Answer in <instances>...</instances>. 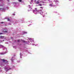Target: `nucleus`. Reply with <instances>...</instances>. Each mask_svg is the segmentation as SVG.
<instances>
[{"label": "nucleus", "mask_w": 74, "mask_h": 74, "mask_svg": "<svg viewBox=\"0 0 74 74\" xmlns=\"http://www.w3.org/2000/svg\"><path fill=\"white\" fill-rule=\"evenodd\" d=\"M31 9H32V8L31 7H29V10H28L29 11H30V10H31Z\"/></svg>", "instance_id": "obj_4"}, {"label": "nucleus", "mask_w": 74, "mask_h": 74, "mask_svg": "<svg viewBox=\"0 0 74 74\" xmlns=\"http://www.w3.org/2000/svg\"><path fill=\"white\" fill-rule=\"evenodd\" d=\"M27 34V32H24V34Z\"/></svg>", "instance_id": "obj_9"}, {"label": "nucleus", "mask_w": 74, "mask_h": 74, "mask_svg": "<svg viewBox=\"0 0 74 74\" xmlns=\"http://www.w3.org/2000/svg\"><path fill=\"white\" fill-rule=\"evenodd\" d=\"M5 69H8V68L6 67H5Z\"/></svg>", "instance_id": "obj_14"}, {"label": "nucleus", "mask_w": 74, "mask_h": 74, "mask_svg": "<svg viewBox=\"0 0 74 74\" xmlns=\"http://www.w3.org/2000/svg\"><path fill=\"white\" fill-rule=\"evenodd\" d=\"M40 8H43V7H40Z\"/></svg>", "instance_id": "obj_20"}, {"label": "nucleus", "mask_w": 74, "mask_h": 74, "mask_svg": "<svg viewBox=\"0 0 74 74\" xmlns=\"http://www.w3.org/2000/svg\"><path fill=\"white\" fill-rule=\"evenodd\" d=\"M3 34V33H0V35L1 34Z\"/></svg>", "instance_id": "obj_16"}, {"label": "nucleus", "mask_w": 74, "mask_h": 74, "mask_svg": "<svg viewBox=\"0 0 74 74\" xmlns=\"http://www.w3.org/2000/svg\"><path fill=\"white\" fill-rule=\"evenodd\" d=\"M3 41H4V40H3Z\"/></svg>", "instance_id": "obj_21"}, {"label": "nucleus", "mask_w": 74, "mask_h": 74, "mask_svg": "<svg viewBox=\"0 0 74 74\" xmlns=\"http://www.w3.org/2000/svg\"><path fill=\"white\" fill-rule=\"evenodd\" d=\"M35 12V10H33V12Z\"/></svg>", "instance_id": "obj_18"}, {"label": "nucleus", "mask_w": 74, "mask_h": 74, "mask_svg": "<svg viewBox=\"0 0 74 74\" xmlns=\"http://www.w3.org/2000/svg\"><path fill=\"white\" fill-rule=\"evenodd\" d=\"M35 1H36V0H35Z\"/></svg>", "instance_id": "obj_22"}, {"label": "nucleus", "mask_w": 74, "mask_h": 74, "mask_svg": "<svg viewBox=\"0 0 74 74\" xmlns=\"http://www.w3.org/2000/svg\"><path fill=\"white\" fill-rule=\"evenodd\" d=\"M39 3H40V2H39V1H38L37 2H36V4H38Z\"/></svg>", "instance_id": "obj_3"}, {"label": "nucleus", "mask_w": 74, "mask_h": 74, "mask_svg": "<svg viewBox=\"0 0 74 74\" xmlns=\"http://www.w3.org/2000/svg\"><path fill=\"white\" fill-rule=\"evenodd\" d=\"M28 40H29L30 41H32V38H28Z\"/></svg>", "instance_id": "obj_5"}, {"label": "nucleus", "mask_w": 74, "mask_h": 74, "mask_svg": "<svg viewBox=\"0 0 74 74\" xmlns=\"http://www.w3.org/2000/svg\"><path fill=\"white\" fill-rule=\"evenodd\" d=\"M39 6H42V4H39Z\"/></svg>", "instance_id": "obj_13"}, {"label": "nucleus", "mask_w": 74, "mask_h": 74, "mask_svg": "<svg viewBox=\"0 0 74 74\" xmlns=\"http://www.w3.org/2000/svg\"><path fill=\"white\" fill-rule=\"evenodd\" d=\"M3 23H4V22H1V24H3Z\"/></svg>", "instance_id": "obj_15"}, {"label": "nucleus", "mask_w": 74, "mask_h": 74, "mask_svg": "<svg viewBox=\"0 0 74 74\" xmlns=\"http://www.w3.org/2000/svg\"><path fill=\"white\" fill-rule=\"evenodd\" d=\"M3 37H4V36H0V38H3Z\"/></svg>", "instance_id": "obj_11"}, {"label": "nucleus", "mask_w": 74, "mask_h": 74, "mask_svg": "<svg viewBox=\"0 0 74 74\" xmlns=\"http://www.w3.org/2000/svg\"><path fill=\"white\" fill-rule=\"evenodd\" d=\"M1 0H0V1H1Z\"/></svg>", "instance_id": "obj_23"}, {"label": "nucleus", "mask_w": 74, "mask_h": 74, "mask_svg": "<svg viewBox=\"0 0 74 74\" xmlns=\"http://www.w3.org/2000/svg\"><path fill=\"white\" fill-rule=\"evenodd\" d=\"M4 33H7V32H8V31H4Z\"/></svg>", "instance_id": "obj_6"}, {"label": "nucleus", "mask_w": 74, "mask_h": 74, "mask_svg": "<svg viewBox=\"0 0 74 74\" xmlns=\"http://www.w3.org/2000/svg\"><path fill=\"white\" fill-rule=\"evenodd\" d=\"M19 2H22V0H18Z\"/></svg>", "instance_id": "obj_10"}, {"label": "nucleus", "mask_w": 74, "mask_h": 74, "mask_svg": "<svg viewBox=\"0 0 74 74\" xmlns=\"http://www.w3.org/2000/svg\"><path fill=\"white\" fill-rule=\"evenodd\" d=\"M7 21H10V18H8V19H7Z\"/></svg>", "instance_id": "obj_8"}, {"label": "nucleus", "mask_w": 74, "mask_h": 74, "mask_svg": "<svg viewBox=\"0 0 74 74\" xmlns=\"http://www.w3.org/2000/svg\"><path fill=\"white\" fill-rule=\"evenodd\" d=\"M1 62H6L7 63H8V62L7 61V60H4V59H1Z\"/></svg>", "instance_id": "obj_1"}, {"label": "nucleus", "mask_w": 74, "mask_h": 74, "mask_svg": "<svg viewBox=\"0 0 74 74\" xmlns=\"http://www.w3.org/2000/svg\"><path fill=\"white\" fill-rule=\"evenodd\" d=\"M20 41V40H18V42H19Z\"/></svg>", "instance_id": "obj_17"}, {"label": "nucleus", "mask_w": 74, "mask_h": 74, "mask_svg": "<svg viewBox=\"0 0 74 74\" xmlns=\"http://www.w3.org/2000/svg\"><path fill=\"white\" fill-rule=\"evenodd\" d=\"M4 10V8H0V10Z\"/></svg>", "instance_id": "obj_7"}, {"label": "nucleus", "mask_w": 74, "mask_h": 74, "mask_svg": "<svg viewBox=\"0 0 74 74\" xmlns=\"http://www.w3.org/2000/svg\"><path fill=\"white\" fill-rule=\"evenodd\" d=\"M23 42H25V41L24 40H21Z\"/></svg>", "instance_id": "obj_12"}, {"label": "nucleus", "mask_w": 74, "mask_h": 74, "mask_svg": "<svg viewBox=\"0 0 74 74\" xmlns=\"http://www.w3.org/2000/svg\"><path fill=\"white\" fill-rule=\"evenodd\" d=\"M10 69H8L7 70H6V71H8V70H10Z\"/></svg>", "instance_id": "obj_19"}, {"label": "nucleus", "mask_w": 74, "mask_h": 74, "mask_svg": "<svg viewBox=\"0 0 74 74\" xmlns=\"http://www.w3.org/2000/svg\"><path fill=\"white\" fill-rule=\"evenodd\" d=\"M35 11H36V12H38V10H37V8H35Z\"/></svg>", "instance_id": "obj_2"}]
</instances>
